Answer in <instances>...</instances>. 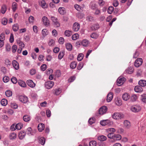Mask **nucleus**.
<instances>
[{"label": "nucleus", "instance_id": "f257e3e1", "mask_svg": "<svg viewBox=\"0 0 146 146\" xmlns=\"http://www.w3.org/2000/svg\"><path fill=\"white\" fill-rule=\"evenodd\" d=\"M51 19L53 24L54 26L56 27H59L60 25L57 18L54 16H51Z\"/></svg>", "mask_w": 146, "mask_h": 146}, {"label": "nucleus", "instance_id": "f03ea898", "mask_svg": "<svg viewBox=\"0 0 146 146\" xmlns=\"http://www.w3.org/2000/svg\"><path fill=\"white\" fill-rule=\"evenodd\" d=\"M141 108L139 105H135L132 106L131 108V110L133 112H138L141 110Z\"/></svg>", "mask_w": 146, "mask_h": 146}, {"label": "nucleus", "instance_id": "7ed1b4c3", "mask_svg": "<svg viewBox=\"0 0 146 146\" xmlns=\"http://www.w3.org/2000/svg\"><path fill=\"white\" fill-rule=\"evenodd\" d=\"M142 63V59L141 58H138L135 60V66L136 67H138L141 65Z\"/></svg>", "mask_w": 146, "mask_h": 146}, {"label": "nucleus", "instance_id": "20e7f679", "mask_svg": "<svg viewBox=\"0 0 146 146\" xmlns=\"http://www.w3.org/2000/svg\"><path fill=\"white\" fill-rule=\"evenodd\" d=\"M54 84V82L51 81H47L45 83V87L48 89L51 88L53 86Z\"/></svg>", "mask_w": 146, "mask_h": 146}, {"label": "nucleus", "instance_id": "39448f33", "mask_svg": "<svg viewBox=\"0 0 146 146\" xmlns=\"http://www.w3.org/2000/svg\"><path fill=\"white\" fill-rule=\"evenodd\" d=\"M80 27L79 24L77 22H75L73 24L72 29L74 31L77 32L79 30Z\"/></svg>", "mask_w": 146, "mask_h": 146}, {"label": "nucleus", "instance_id": "423d86ee", "mask_svg": "<svg viewBox=\"0 0 146 146\" xmlns=\"http://www.w3.org/2000/svg\"><path fill=\"white\" fill-rule=\"evenodd\" d=\"M107 110V108L106 106H103L99 110V114L103 115L105 113Z\"/></svg>", "mask_w": 146, "mask_h": 146}, {"label": "nucleus", "instance_id": "0eeeda50", "mask_svg": "<svg viewBox=\"0 0 146 146\" xmlns=\"http://www.w3.org/2000/svg\"><path fill=\"white\" fill-rule=\"evenodd\" d=\"M126 79L124 77H119L117 80V83L118 86H120L125 81Z\"/></svg>", "mask_w": 146, "mask_h": 146}, {"label": "nucleus", "instance_id": "6e6552de", "mask_svg": "<svg viewBox=\"0 0 146 146\" xmlns=\"http://www.w3.org/2000/svg\"><path fill=\"white\" fill-rule=\"evenodd\" d=\"M19 99L20 101L24 103L27 102L28 101V98L25 96H19Z\"/></svg>", "mask_w": 146, "mask_h": 146}, {"label": "nucleus", "instance_id": "1a4fd4ad", "mask_svg": "<svg viewBox=\"0 0 146 146\" xmlns=\"http://www.w3.org/2000/svg\"><path fill=\"white\" fill-rule=\"evenodd\" d=\"M42 21L45 25L48 26L49 25V21L46 17L45 16L43 17L42 18Z\"/></svg>", "mask_w": 146, "mask_h": 146}, {"label": "nucleus", "instance_id": "9d476101", "mask_svg": "<svg viewBox=\"0 0 146 146\" xmlns=\"http://www.w3.org/2000/svg\"><path fill=\"white\" fill-rule=\"evenodd\" d=\"M124 127L126 129H129L131 127L129 121L127 120H125L123 122Z\"/></svg>", "mask_w": 146, "mask_h": 146}, {"label": "nucleus", "instance_id": "9b49d317", "mask_svg": "<svg viewBox=\"0 0 146 146\" xmlns=\"http://www.w3.org/2000/svg\"><path fill=\"white\" fill-rule=\"evenodd\" d=\"M28 85L31 88H34L36 85V84L34 83L33 81L31 80H29L27 81V82Z\"/></svg>", "mask_w": 146, "mask_h": 146}, {"label": "nucleus", "instance_id": "f8f14e48", "mask_svg": "<svg viewBox=\"0 0 146 146\" xmlns=\"http://www.w3.org/2000/svg\"><path fill=\"white\" fill-rule=\"evenodd\" d=\"M26 135L25 132L23 131H21L19 134V137L20 139H22Z\"/></svg>", "mask_w": 146, "mask_h": 146}, {"label": "nucleus", "instance_id": "ddd939ff", "mask_svg": "<svg viewBox=\"0 0 146 146\" xmlns=\"http://www.w3.org/2000/svg\"><path fill=\"white\" fill-rule=\"evenodd\" d=\"M12 64L13 67L16 70H17L19 69V63L16 60H14L13 61Z\"/></svg>", "mask_w": 146, "mask_h": 146}, {"label": "nucleus", "instance_id": "4468645a", "mask_svg": "<svg viewBox=\"0 0 146 146\" xmlns=\"http://www.w3.org/2000/svg\"><path fill=\"white\" fill-rule=\"evenodd\" d=\"M113 93L112 92L109 93L107 96V100L108 102H110L113 98Z\"/></svg>", "mask_w": 146, "mask_h": 146}, {"label": "nucleus", "instance_id": "2eb2a0df", "mask_svg": "<svg viewBox=\"0 0 146 146\" xmlns=\"http://www.w3.org/2000/svg\"><path fill=\"white\" fill-rule=\"evenodd\" d=\"M38 128L39 131H42L44 129V125L42 123L39 124L38 126Z\"/></svg>", "mask_w": 146, "mask_h": 146}, {"label": "nucleus", "instance_id": "dca6fc26", "mask_svg": "<svg viewBox=\"0 0 146 146\" xmlns=\"http://www.w3.org/2000/svg\"><path fill=\"white\" fill-rule=\"evenodd\" d=\"M18 84L22 87L24 88L26 87L27 86L26 83L22 80H19L18 82Z\"/></svg>", "mask_w": 146, "mask_h": 146}, {"label": "nucleus", "instance_id": "f3484780", "mask_svg": "<svg viewBox=\"0 0 146 146\" xmlns=\"http://www.w3.org/2000/svg\"><path fill=\"white\" fill-rule=\"evenodd\" d=\"M134 90L137 92H141L143 91V89L141 87L138 86H135Z\"/></svg>", "mask_w": 146, "mask_h": 146}, {"label": "nucleus", "instance_id": "a211bd4d", "mask_svg": "<svg viewBox=\"0 0 146 146\" xmlns=\"http://www.w3.org/2000/svg\"><path fill=\"white\" fill-rule=\"evenodd\" d=\"M107 139L106 137L104 135H100L98 137V139L101 141H106Z\"/></svg>", "mask_w": 146, "mask_h": 146}, {"label": "nucleus", "instance_id": "6ab92c4d", "mask_svg": "<svg viewBox=\"0 0 146 146\" xmlns=\"http://www.w3.org/2000/svg\"><path fill=\"white\" fill-rule=\"evenodd\" d=\"M130 98L129 95L127 93H125L123 95L122 98L125 101L127 100Z\"/></svg>", "mask_w": 146, "mask_h": 146}, {"label": "nucleus", "instance_id": "aec40b11", "mask_svg": "<svg viewBox=\"0 0 146 146\" xmlns=\"http://www.w3.org/2000/svg\"><path fill=\"white\" fill-rule=\"evenodd\" d=\"M23 120L25 122L29 121L31 119V117L28 115H25L23 117Z\"/></svg>", "mask_w": 146, "mask_h": 146}, {"label": "nucleus", "instance_id": "412c9836", "mask_svg": "<svg viewBox=\"0 0 146 146\" xmlns=\"http://www.w3.org/2000/svg\"><path fill=\"white\" fill-rule=\"evenodd\" d=\"M40 3V4L42 7L43 8H46L47 7V5L46 4L45 1L44 0H42Z\"/></svg>", "mask_w": 146, "mask_h": 146}, {"label": "nucleus", "instance_id": "4be33fe9", "mask_svg": "<svg viewBox=\"0 0 146 146\" xmlns=\"http://www.w3.org/2000/svg\"><path fill=\"white\" fill-rule=\"evenodd\" d=\"M142 87H144L146 85V81L144 80H141L138 83Z\"/></svg>", "mask_w": 146, "mask_h": 146}, {"label": "nucleus", "instance_id": "5701e85b", "mask_svg": "<svg viewBox=\"0 0 146 146\" xmlns=\"http://www.w3.org/2000/svg\"><path fill=\"white\" fill-rule=\"evenodd\" d=\"M58 12L61 15L64 14L66 13L65 8L63 7H59L58 9Z\"/></svg>", "mask_w": 146, "mask_h": 146}, {"label": "nucleus", "instance_id": "b1692460", "mask_svg": "<svg viewBox=\"0 0 146 146\" xmlns=\"http://www.w3.org/2000/svg\"><path fill=\"white\" fill-rule=\"evenodd\" d=\"M48 32L46 29H43L42 32V37L44 38V37L47 35L48 34Z\"/></svg>", "mask_w": 146, "mask_h": 146}, {"label": "nucleus", "instance_id": "393cba45", "mask_svg": "<svg viewBox=\"0 0 146 146\" xmlns=\"http://www.w3.org/2000/svg\"><path fill=\"white\" fill-rule=\"evenodd\" d=\"M54 94L56 95H58L61 93V90L60 88L55 89L54 90Z\"/></svg>", "mask_w": 146, "mask_h": 146}, {"label": "nucleus", "instance_id": "a878e982", "mask_svg": "<svg viewBox=\"0 0 146 146\" xmlns=\"http://www.w3.org/2000/svg\"><path fill=\"white\" fill-rule=\"evenodd\" d=\"M39 142L42 145H44L45 143V139L43 137H41L38 139Z\"/></svg>", "mask_w": 146, "mask_h": 146}, {"label": "nucleus", "instance_id": "bb28decb", "mask_svg": "<svg viewBox=\"0 0 146 146\" xmlns=\"http://www.w3.org/2000/svg\"><path fill=\"white\" fill-rule=\"evenodd\" d=\"M133 68L131 67H129L126 70L125 72L129 74H131L133 72Z\"/></svg>", "mask_w": 146, "mask_h": 146}, {"label": "nucleus", "instance_id": "cd10ccee", "mask_svg": "<svg viewBox=\"0 0 146 146\" xmlns=\"http://www.w3.org/2000/svg\"><path fill=\"white\" fill-rule=\"evenodd\" d=\"M65 35L69 37L72 34V31L69 30H67L64 32Z\"/></svg>", "mask_w": 146, "mask_h": 146}, {"label": "nucleus", "instance_id": "c85d7f7f", "mask_svg": "<svg viewBox=\"0 0 146 146\" xmlns=\"http://www.w3.org/2000/svg\"><path fill=\"white\" fill-rule=\"evenodd\" d=\"M121 138V136L119 134L114 135L113 139L115 140H119Z\"/></svg>", "mask_w": 146, "mask_h": 146}, {"label": "nucleus", "instance_id": "c756f323", "mask_svg": "<svg viewBox=\"0 0 146 146\" xmlns=\"http://www.w3.org/2000/svg\"><path fill=\"white\" fill-rule=\"evenodd\" d=\"M137 98V96L135 94H133L130 98V100L132 102L135 101Z\"/></svg>", "mask_w": 146, "mask_h": 146}, {"label": "nucleus", "instance_id": "7c9ffc66", "mask_svg": "<svg viewBox=\"0 0 146 146\" xmlns=\"http://www.w3.org/2000/svg\"><path fill=\"white\" fill-rule=\"evenodd\" d=\"M99 27L98 25L96 24L93 25L91 27V28L92 30L95 31L98 29Z\"/></svg>", "mask_w": 146, "mask_h": 146}, {"label": "nucleus", "instance_id": "2f4dec72", "mask_svg": "<svg viewBox=\"0 0 146 146\" xmlns=\"http://www.w3.org/2000/svg\"><path fill=\"white\" fill-rule=\"evenodd\" d=\"M1 103L2 106H5L7 105V101L6 99H3L1 100Z\"/></svg>", "mask_w": 146, "mask_h": 146}, {"label": "nucleus", "instance_id": "473e14b6", "mask_svg": "<svg viewBox=\"0 0 146 146\" xmlns=\"http://www.w3.org/2000/svg\"><path fill=\"white\" fill-rule=\"evenodd\" d=\"M88 41L86 40H84L82 41V45L84 46H86L88 45Z\"/></svg>", "mask_w": 146, "mask_h": 146}, {"label": "nucleus", "instance_id": "72a5a7b5", "mask_svg": "<svg viewBox=\"0 0 146 146\" xmlns=\"http://www.w3.org/2000/svg\"><path fill=\"white\" fill-rule=\"evenodd\" d=\"M7 10L6 6L5 5H3L1 7V12L4 14L6 12Z\"/></svg>", "mask_w": 146, "mask_h": 146}, {"label": "nucleus", "instance_id": "f704fd0d", "mask_svg": "<svg viewBox=\"0 0 146 146\" xmlns=\"http://www.w3.org/2000/svg\"><path fill=\"white\" fill-rule=\"evenodd\" d=\"M77 66V63L75 61H73L70 65V68L72 69L75 68Z\"/></svg>", "mask_w": 146, "mask_h": 146}, {"label": "nucleus", "instance_id": "c9c22d12", "mask_svg": "<svg viewBox=\"0 0 146 146\" xmlns=\"http://www.w3.org/2000/svg\"><path fill=\"white\" fill-rule=\"evenodd\" d=\"M22 127L23 124L21 123H18L15 125L16 129L18 130L21 129Z\"/></svg>", "mask_w": 146, "mask_h": 146}, {"label": "nucleus", "instance_id": "e433bc0d", "mask_svg": "<svg viewBox=\"0 0 146 146\" xmlns=\"http://www.w3.org/2000/svg\"><path fill=\"white\" fill-rule=\"evenodd\" d=\"M74 7L76 10L79 11H82L83 9L82 7L79 5L77 4H76L74 5Z\"/></svg>", "mask_w": 146, "mask_h": 146}, {"label": "nucleus", "instance_id": "4c0bfd02", "mask_svg": "<svg viewBox=\"0 0 146 146\" xmlns=\"http://www.w3.org/2000/svg\"><path fill=\"white\" fill-rule=\"evenodd\" d=\"M10 138L11 139H15L17 137L16 134L15 133H12L10 134Z\"/></svg>", "mask_w": 146, "mask_h": 146}, {"label": "nucleus", "instance_id": "58836bf2", "mask_svg": "<svg viewBox=\"0 0 146 146\" xmlns=\"http://www.w3.org/2000/svg\"><path fill=\"white\" fill-rule=\"evenodd\" d=\"M17 42L19 46L23 48L25 46V44L23 42L20 40H17Z\"/></svg>", "mask_w": 146, "mask_h": 146}, {"label": "nucleus", "instance_id": "ea45409f", "mask_svg": "<svg viewBox=\"0 0 146 146\" xmlns=\"http://www.w3.org/2000/svg\"><path fill=\"white\" fill-rule=\"evenodd\" d=\"M98 35L97 33H94L91 35L90 36L92 38L96 39L98 37Z\"/></svg>", "mask_w": 146, "mask_h": 146}, {"label": "nucleus", "instance_id": "a19ab883", "mask_svg": "<svg viewBox=\"0 0 146 146\" xmlns=\"http://www.w3.org/2000/svg\"><path fill=\"white\" fill-rule=\"evenodd\" d=\"M17 4L16 2H13L12 4V9L13 12H15L17 9Z\"/></svg>", "mask_w": 146, "mask_h": 146}, {"label": "nucleus", "instance_id": "79ce46f5", "mask_svg": "<svg viewBox=\"0 0 146 146\" xmlns=\"http://www.w3.org/2000/svg\"><path fill=\"white\" fill-rule=\"evenodd\" d=\"M6 95L8 97H10L12 95V92L9 90H7L5 92Z\"/></svg>", "mask_w": 146, "mask_h": 146}, {"label": "nucleus", "instance_id": "37998d69", "mask_svg": "<svg viewBox=\"0 0 146 146\" xmlns=\"http://www.w3.org/2000/svg\"><path fill=\"white\" fill-rule=\"evenodd\" d=\"M66 49L69 50H71L72 49V44L70 43H67L66 44Z\"/></svg>", "mask_w": 146, "mask_h": 146}, {"label": "nucleus", "instance_id": "c03bdc74", "mask_svg": "<svg viewBox=\"0 0 146 146\" xmlns=\"http://www.w3.org/2000/svg\"><path fill=\"white\" fill-rule=\"evenodd\" d=\"M55 43L54 41L52 39L50 40L48 42V44L49 46H53Z\"/></svg>", "mask_w": 146, "mask_h": 146}, {"label": "nucleus", "instance_id": "a18cd8bd", "mask_svg": "<svg viewBox=\"0 0 146 146\" xmlns=\"http://www.w3.org/2000/svg\"><path fill=\"white\" fill-rule=\"evenodd\" d=\"M84 55L82 54H79L77 57V60L78 61H81L83 58Z\"/></svg>", "mask_w": 146, "mask_h": 146}, {"label": "nucleus", "instance_id": "49530a36", "mask_svg": "<svg viewBox=\"0 0 146 146\" xmlns=\"http://www.w3.org/2000/svg\"><path fill=\"white\" fill-rule=\"evenodd\" d=\"M64 55V53L63 51H60L58 55V58L59 59H61Z\"/></svg>", "mask_w": 146, "mask_h": 146}, {"label": "nucleus", "instance_id": "de8ad7c7", "mask_svg": "<svg viewBox=\"0 0 146 146\" xmlns=\"http://www.w3.org/2000/svg\"><path fill=\"white\" fill-rule=\"evenodd\" d=\"M79 38V35L78 34H75L72 35V38L74 40H75Z\"/></svg>", "mask_w": 146, "mask_h": 146}, {"label": "nucleus", "instance_id": "09e8293b", "mask_svg": "<svg viewBox=\"0 0 146 146\" xmlns=\"http://www.w3.org/2000/svg\"><path fill=\"white\" fill-rule=\"evenodd\" d=\"M114 9V8L113 7H110L108 9V13L111 14L113 12Z\"/></svg>", "mask_w": 146, "mask_h": 146}, {"label": "nucleus", "instance_id": "8fccbe9b", "mask_svg": "<svg viewBox=\"0 0 146 146\" xmlns=\"http://www.w3.org/2000/svg\"><path fill=\"white\" fill-rule=\"evenodd\" d=\"M119 113H114L112 115L113 118L115 119H118Z\"/></svg>", "mask_w": 146, "mask_h": 146}, {"label": "nucleus", "instance_id": "3c124183", "mask_svg": "<svg viewBox=\"0 0 146 146\" xmlns=\"http://www.w3.org/2000/svg\"><path fill=\"white\" fill-rule=\"evenodd\" d=\"M5 40V35L4 33H2L0 35V40L4 41Z\"/></svg>", "mask_w": 146, "mask_h": 146}, {"label": "nucleus", "instance_id": "603ef678", "mask_svg": "<svg viewBox=\"0 0 146 146\" xmlns=\"http://www.w3.org/2000/svg\"><path fill=\"white\" fill-rule=\"evenodd\" d=\"M19 29V27L18 25L17 24H15L13 27V30L15 31H17Z\"/></svg>", "mask_w": 146, "mask_h": 146}, {"label": "nucleus", "instance_id": "864d4df0", "mask_svg": "<svg viewBox=\"0 0 146 146\" xmlns=\"http://www.w3.org/2000/svg\"><path fill=\"white\" fill-rule=\"evenodd\" d=\"M141 97L142 101L143 102L146 103V95L143 94L141 96Z\"/></svg>", "mask_w": 146, "mask_h": 146}, {"label": "nucleus", "instance_id": "5fc2aeb1", "mask_svg": "<svg viewBox=\"0 0 146 146\" xmlns=\"http://www.w3.org/2000/svg\"><path fill=\"white\" fill-rule=\"evenodd\" d=\"M4 82L6 83L8 82L9 80V77L7 76H5L3 79Z\"/></svg>", "mask_w": 146, "mask_h": 146}, {"label": "nucleus", "instance_id": "6e6d98bb", "mask_svg": "<svg viewBox=\"0 0 146 146\" xmlns=\"http://www.w3.org/2000/svg\"><path fill=\"white\" fill-rule=\"evenodd\" d=\"M2 23L4 25H6L7 23V20L5 18H3L1 21Z\"/></svg>", "mask_w": 146, "mask_h": 146}, {"label": "nucleus", "instance_id": "4d7b16f0", "mask_svg": "<svg viewBox=\"0 0 146 146\" xmlns=\"http://www.w3.org/2000/svg\"><path fill=\"white\" fill-rule=\"evenodd\" d=\"M95 122V119L94 118H90L88 122L90 124L92 125Z\"/></svg>", "mask_w": 146, "mask_h": 146}, {"label": "nucleus", "instance_id": "13d9d810", "mask_svg": "<svg viewBox=\"0 0 146 146\" xmlns=\"http://www.w3.org/2000/svg\"><path fill=\"white\" fill-rule=\"evenodd\" d=\"M17 49V46L16 45H13L12 47V51L13 53H15Z\"/></svg>", "mask_w": 146, "mask_h": 146}, {"label": "nucleus", "instance_id": "bf43d9fd", "mask_svg": "<svg viewBox=\"0 0 146 146\" xmlns=\"http://www.w3.org/2000/svg\"><path fill=\"white\" fill-rule=\"evenodd\" d=\"M96 142L95 141H92L90 142L89 145L90 146H96Z\"/></svg>", "mask_w": 146, "mask_h": 146}, {"label": "nucleus", "instance_id": "052dcab7", "mask_svg": "<svg viewBox=\"0 0 146 146\" xmlns=\"http://www.w3.org/2000/svg\"><path fill=\"white\" fill-rule=\"evenodd\" d=\"M114 134L112 133H110L107 135L108 138L110 139H113Z\"/></svg>", "mask_w": 146, "mask_h": 146}, {"label": "nucleus", "instance_id": "680f3d73", "mask_svg": "<svg viewBox=\"0 0 146 146\" xmlns=\"http://www.w3.org/2000/svg\"><path fill=\"white\" fill-rule=\"evenodd\" d=\"M98 3L99 5L101 6H103L105 3L103 0H99Z\"/></svg>", "mask_w": 146, "mask_h": 146}, {"label": "nucleus", "instance_id": "e2e57ef3", "mask_svg": "<svg viewBox=\"0 0 146 146\" xmlns=\"http://www.w3.org/2000/svg\"><path fill=\"white\" fill-rule=\"evenodd\" d=\"M107 120H104L100 122V124L103 126H104L107 124Z\"/></svg>", "mask_w": 146, "mask_h": 146}, {"label": "nucleus", "instance_id": "0e129e2a", "mask_svg": "<svg viewBox=\"0 0 146 146\" xmlns=\"http://www.w3.org/2000/svg\"><path fill=\"white\" fill-rule=\"evenodd\" d=\"M86 19L90 21H92L94 20V18L92 16H88L87 17Z\"/></svg>", "mask_w": 146, "mask_h": 146}, {"label": "nucleus", "instance_id": "69168bd1", "mask_svg": "<svg viewBox=\"0 0 146 146\" xmlns=\"http://www.w3.org/2000/svg\"><path fill=\"white\" fill-rule=\"evenodd\" d=\"M58 42L60 44H63L64 42V39L63 37H60L58 40Z\"/></svg>", "mask_w": 146, "mask_h": 146}, {"label": "nucleus", "instance_id": "338daca9", "mask_svg": "<svg viewBox=\"0 0 146 146\" xmlns=\"http://www.w3.org/2000/svg\"><path fill=\"white\" fill-rule=\"evenodd\" d=\"M11 81L13 84H16L17 82V80L15 77H13L11 78Z\"/></svg>", "mask_w": 146, "mask_h": 146}, {"label": "nucleus", "instance_id": "774afa93", "mask_svg": "<svg viewBox=\"0 0 146 146\" xmlns=\"http://www.w3.org/2000/svg\"><path fill=\"white\" fill-rule=\"evenodd\" d=\"M14 36L11 33L10 38L9 41L11 43L13 42L14 41Z\"/></svg>", "mask_w": 146, "mask_h": 146}]
</instances>
